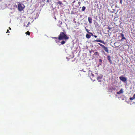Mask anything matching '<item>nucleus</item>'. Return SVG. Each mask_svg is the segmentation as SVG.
<instances>
[{
	"mask_svg": "<svg viewBox=\"0 0 135 135\" xmlns=\"http://www.w3.org/2000/svg\"><path fill=\"white\" fill-rule=\"evenodd\" d=\"M69 39V37L66 36L64 32H60L59 35L58 36V39L59 40H68Z\"/></svg>",
	"mask_w": 135,
	"mask_h": 135,
	"instance_id": "nucleus-1",
	"label": "nucleus"
},
{
	"mask_svg": "<svg viewBox=\"0 0 135 135\" xmlns=\"http://www.w3.org/2000/svg\"><path fill=\"white\" fill-rule=\"evenodd\" d=\"M18 6V10L20 11H22L25 8V6L22 3H19Z\"/></svg>",
	"mask_w": 135,
	"mask_h": 135,
	"instance_id": "nucleus-2",
	"label": "nucleus"
},
{
	"mask_svg": "<svg viewBox=\"0 0 135 135\" xmlns=\"http://www.w3.org/2000/svg\"><path fill=\"white\" fill-rule=\"evenodd\" d=\"M98 44L99 45H100V46L102 47V48L103 49L104 51H105V52H107L108 53H109V52L108 51V50L107 48L105 47L104 45L101 44L100 43H98Z\"/></svg>",
	"mask_w": 135,
	"mask_h": 135,
	"instance_id": "nucleus-3",
	"label": "nucleus"
},
{
	"mask_svg": "<svg viewBox=\"0 0 135 135\" xmlns=\"http://www.w3.org/2000/svg\"><path fill=\"white\" fill-rule=\"evenodd\" d=\"M119 79H120L122 81L124 82H125L126 81V79H127L125 77H124L122 75L121 76H120L119 77Z\"/></svg>",
	"mask_w": 135,
	"mask_h": 135,
	"instance_id": "nucleus-4",
	"label": "nucleus"
},
{
	"mask_svg": "<svg viewBox=\"0 0 135 135\" xmlns=\"http://www.w3.org/2000/svg\"><path fill=\"white\" fill-rule=\"evenodd\" d=\"M120 36H118L119 37H121V39L120 40V41H122L123 40H126V38L124 36V34L122 33H120Z\"/></svg>",
	"mask_w": 135,
	"mask_h": 135,
	"instance_id": "nucleus-5",
	"label": "nucleus"
},
{
	"mask_svg": "<svg viewBox=\"0 0 135 135\" xmlns=\"http://www.w3.org/2000/svg\"><path fill=\"white\" fill-rule=\"evenodd\" d=\"M120 45V43L118 42H116L114 43V46L115 48L118 47Z\"/></svg>",
	"mask_w": 135,
	"mask_h": 135,
	"instance_id": "nucleus-6",
	"label": "nucleus"
},
{
	"mask_svg": "<svg viewBox=\"0 0 135 135\" xmlns=\"http://www.w3.org/2000/svg\"><path fill=\"white\" fill-rule=\"evenodd\" d=\"M102 75H100L98 76L97 77V79L98 81L99 82H101V79H102Z\"/></svg>",
	"mask_w": 135,
	"mask_h": 135,
	"instance_id": "nucleus-7",
	"label": "nucleus"
},
{
	"mask_svg": "<svg viewBox=\"0 0 135 135\" xmlns=\"http://www.w3.org/2000/svg\"><path fill=\"white\" fill-rule=\"evenodd\" d=\"M105 30L104 31V32H105L104 33L106 34L108 32H109V27H108V28H105Z\"/></svg>",
	"mask_w": 135,
	"mask_h": 135,
	"instance_id": "nucleus-8",
	"label": "nucleus"
},
{
	"mask_svg": "<svg viewBox=\"0 0 135 135\" xmlns=\"http://www.w3.org/2000/svg\"><path fill=\"white\" fill-rule=\"evenodd\" d=\"M88 22H89L90 24H91L92 23V18L91 17H88Z\"/></svg>",
	"mask_w": 135,
	"mask_h": 135,
	"instance_id": "nucleus-9",
	"label": "nucleus"
},
{
	"mask_svg": "<svg viewBox=\"0 0 135 135\" xmlns=\"http://www.w3.org/2000/svg\"><path fill=\"white\" fill-rule=\"evenodd\" d=\"M123 90L122 89H120V91L117 92V94H119L123 93Z\"/></svg>",
	"mask_w": 135,
	"mask_h": 135,
	"instance_id": "nucleus-10",
	"label": "nucleus"
},
{
	"mask_svg": "<svg viewBox=\"0 0 135 135\" xmlns=\"http://www.w3.org/2000/svg\"><path fill=\"white\" fill-rule=\"evenodd\" d=\"M95 41L97 42H100L103 44L104 43V41L100 40H95Z\"/></svg>",
	"mask_w": 135,
	"mask_h": 135,
	"instance_id": "nucleus-11",
	"label": "nucleus"
},
{
	"mask_svg": "<svg viewBox=\"0 0 135 135\" xmlns=\"http://www.w3.org/2000/svg\"><path fill=\"white\" fill-rule=\"evenodd\" d=\"M90 37H91V36L90 35H89V34H86V38H87L88 39H89V38H90Z\"/></svg>",
	"mask_w": 135,
	"mask_h": 135,
	"instance_id": "nucleus-12",
	"label": "nucleus"
},
{
	"mask_svg": "<svg viewBox=\"0 0 135 135\" xmlns=\"http://www.w3.org/2000/svg\"><path fill=\"white\" fill-rule=\"evenodd\" d=\"M65 41H64V40H62V41H61V42H60V44L62 45H63L65 44L66 41V40H65Z\"/></svg>",
	"mask_w": 135,
	"mask_h": 135,
	"instance_id": "nucleus-13",
	"label": "nucleus"
},
{
	"mask_svg": "<svg viewBox=\"0 0 135 135\" xmlns=\"http://www.w3.org/2000/svg\"><path fill=\"white\" fill-rule=\"evenodd\" d=\"M115 1L116 2H118V0H115ZM119 3L122 4V0H120V2H119Z\"/></svg>",
	"mask_w": 135,
	"mask_h": 135,
	"instance_id": "nucleus-14",
	"label": "nucleus"
},
{
	"mask_svg": "<svg viewBox=\"0 0 135 135\" xmlns=\"http://www.w3.org/2000/svg\"><path fill=\"white\" fill-rule=\"evenodd\" d=\"M57 4H58L61 6L62 4V3L60 1H59L57 2Z\"/></svg>",
	"mask_w": 135,
	"mask_h": 135,
	"instance_id": "nucleus-15",
	"label": "nucleus"
},
{
	"mask_svg": "<svg viewBox=\"0 0 135 135\" xmlns=\"http://www.w3.org/2000/svg\"><path fill=\"white\" fill-rule=\"evenodd\" d=\"M86 8V7L85 6H83L82 7V11H85V9Z\"/></svg>",
	"mask_w": 135,
	"mask_h": 135,
	"instance_id": "nucleus-16",
	"label": "nucleus"
},
{
	"mask_svg": "<svg viewBox=\"0 0 135 135\" xmlns=\"http://www.w3.org/2000/svg\"><path fill=\"white\" fill-rule=\"evenodd\" d=\"M26 35H28L29 36L30 35V33L29 31H27V32H26Z\"/></svg>",
	"mask_w": 135,
	"mask_h": 135,
	"instance_id": "nucleus-17",
	"label": "nucleus"
},
{
	"mask_svg": "<svg viewBox=\"0 0 135 135\" xmlns=\"http://www.w3.org/2000/svg\"><path fill=\"white\" fill-rule=\"evenodd\" d=\"M94 55H99V54L98 53V52H95V53H94Z\"/></svg>",
	"mask_w": 135,
	"mask_h": 135,
	"instance_id": "nucleus-18",
	"label": "nucleus"
},
{
	"mask_svg": "<svg viewBox=\"0 0 135 135\" xmlns=\"http://www.w3.org/2000/svg\"><path fill=\"white\" fill-rule=\"evenodd\" d=\"M135 98L131 97V98H129V99H130V100H133Z\"/></svg>",
	"mask_w": 135,
	"mask_h": 135,
	"instance_id": "nucleus-19",
	"label": "nucleus"
},
{
	"mask_svg": "<svg viewBox=\"0 0 135 135\" xmlns=\"http://www.w3.org/2000/svg\"><path fill=\"white\" fill-rule=\"evenodd\" d=\"M118 19V18L117 17H115L114 19V21H116Z\"/></svg>",
	"mask_w": 135,
	"mask_h": 135,
	"instance_id": "nucleus-20",
	"label": "nucleus"
},
{
	"mask_svg": "<svg viewBox=\"0 0 135 135\" xmlns=\"http://www.w3.org/2000/svg\"><path fill=\"white\" fill-rule=\"evenodd\" d=\"M99 61L100 62H102V60L101 59H100L99 60Z\"/></svg>",
	"mask_w": 135,
	"mask_h": 135,
	"instance_id": "nucleus-21",
	"label": "nucleus"
},
{
	"mask_svg": "<svg viewBox=\"0 0 135 135\" xmlns=\"http://www.w3.org/2000/svg\"><path fill=\"white\" fill-rule=\"evenodd\" d=\"M108 59L109 61L110 60V56H108Z\"/></svg>",
	"mask_w": 135,
	"mask_h": 135,
	"instance_id": "nucleus-22",
	"label": "nucleus"
},
{
	"mask_svg": "<svg viewBox=\"0 0 135 135\" xmlns=\"http://www.w3.org/2000/svg\"><path fill=\"white\" fill-rule=\"evenodd\" d=\"M30 24V23L29 22L28 23V24H27V26H26V27H27V26L29 25V24Z\"/></svg>",
	"mask_w": 135,
	"mask_h": 135,
	"instance_id": "nucleus-23",
	"label": "nucleus"
},
{
	"mask_svg": "<svg viewBox=\"0 0 135 135\" xmlns=\"http://www.w3.org/2000/svg\"><path fill=\"white\" fill-rule=\"evenodd\" d=\"M9 33V31L8 30H7V31H6V33Z\"/></svg>",
	"mask_w": 135,
	"mask_h": 135,
	"instance_id": "nucleus-24",
	"label": "nucleus"
},
{
	"mask_svg": "<svg viewBox=\"0 0 135 135\" xmlns=\"http://www.w3.org/2000/svg\"><path fill=\"white\" fill-rule=\"evenodd\" d=\"M92 36L94 37H95V38H96L97 37V36H96L95 35H93V36Z\"/></svg>",
	"mask_w": 135,
	"mask_h": 135,
	"instance_id": "nucleus-25",
	"label": "nucleus"
},
{
	"mask_svg": "<svg viewBox=\"0 0 135 135\" xmlns=\"http://www.w3.org/2000/svg\"><path fill=\"white\" fill-rule=\"evenodd\" d=\"M88 33H90V34H91V35H92V36H93V34L91 33H90L89 32H88Z\"/></svg>",
	"mask_w": 135,
	"mask_h": 135,
	"instance_id": "nucleus-26",
	"label": "nucleus"
},
{
	"mask_svg": "<svg viewBox=\"0 0 135 135\" xmlns=\"http://www.w3.org/2000/svg\"><path fill=\"white\" fill-rule=\"evenodd\" d=\"M132 97L135 98V94H134V95H133V97Z\"/></svg>",
	"mask_w": 135,
	"mask_h": 135,
	"instance_id": "nucleus-27",
	"label": "nucleus"
},
{
	"mask_svg": "<svg viewBox=\"0 0 135 135\" xmlns=\"http://www.w3.org/2000/svg\"><path fill=\"white\" fill-rule=\"evenodd\" d=\"M91 75H92V76H93V77H94V75L93 74L91 73Z\"/></svg>",
	"mask_w": 135,
	"mask_h": 135,
	"instance_id": "nucleus-28",
	"label": "nucleus"
},
{
	"mask_svg": "<svg viewBox=\"0 0 135 135\" xmlns=\"http://www.w3.org/2000/svg\"><path fill=\"white\" fill-rule=\"evenodd\" d=\"M54 38H55V39H57V37H54Z\"/></svg>",
	"mask_w": 135,
	"mask_h": 135,
	"instance_id": "nucleus-29",
	"label": "nucleus"
},
{
	"mask_svg": "<svg viewBox=\"0 0 135 135\" xmlns=\"http://www.w3.org/2000/svg\"><path fill=\"white\" fill-rule=\"evenodd\" d=\"M9 30H11V28H10V27H9Z\"/></svg>",
	"mask_w": 135,
	"mask_h": 135,
	"instance_id": "nucleus-30",
	"label": "nucleus"
},
{
	"mask_svg": "<svg viewBox=\"0 0 135 135\" xmlns=\"http://www.w3.org/2000/svg\"><path fill=\"white\" fill-rule=\"evenodd\" d=\"M75 2V1H73V3H74V2Z\"/></svg>",
	"mask_w": 135,
	"mask_h": 135,
	"instance_id": "nucleus-31",
	"label": "nucleus"
},
{
	"mask_svg": "<svg viewBox=\"0 0 135 135\" xmlns=\"http://www.w3.org/2000/svg\"><path fill=\"white\" fill-rule=\"evenodd\" d=\"M86 30H87H87L86 29Z\"/></svg>",
	"mask_w": 135,
	"mask_h": 135,
	"instance_id": "nucleus-32",
	"label": "nucleus"
},
{
	"mask_svg": "<svg viewBox=\"0 0 135 135\" xmlns=\"http://www.w3.org/2000/svg\"><path fill=\"white\" fill-rule=\"evenodd\" d=\"M95 0H94V1H95Z\"/></svg>",
	"mask_w": 135,
	"mask_h": 135,
	"instance_id": "nucleus-33",
	"label": "nucleus"
}]
</instances>
